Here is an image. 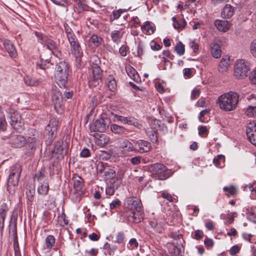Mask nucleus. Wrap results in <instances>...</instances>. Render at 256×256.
I'll return each instance as SVG.
<instances>
[{"instance_id": "7ed1b4c3", "label": "nucleus", "mask_w": 256, "mask_h": 256, "mask_svg": "<svg viewBox=\"0 0 256 256\" xmlns=\"http://www.w3.org/2000/svg\"><path fill=\"white\" fill-rule=\"evenodd\" d=\"M90 62L92 64V75L89 80V86L90 87H96L98 86L100 82L102 76V70H101L99 64L100 62L99 58L96 56L91 58Z\"/></svg>"}, {"instance_id": "5701e85b", "label": "nucleus", "mask_w": 256, "mask_h": 256, "mask_svg": "<svg viewBox=\"0 0 256 256\" xmlns=\"http://www.w3.org/2000/svg\"><path fill=\"white\" fill-rule=\"evenodd\" d=\"M124 216L126 218L128 222L138 223L141 221V218L136 216L135 212L133 210H130L124 213Z\"/></svg>"}, {"instance_id": "6e6552de", "label": "nucleus", "mask_w": 256, "mask_h": 256, "mask_svg": "<svg viewBox=\"0 0 256 256\" xmlns=\"http://www.w3.org/2000/svg\"><path fill=\"white\" fill-rule=\"evenodd\" d=\"M109 123L110 120L108 118H100L90 123L89 125L90 129L91 132H102L108 128Z\"/></svg>"}, {"instance_id": "de8ad7c7", "label": "nucleus", "mask_w": 256, "mask_h": 256, "mask_svg": "<svg viewBox=\"0 0 256 256\" xmlns=\"http://www.w3.org/2000/svg\"><path fill=\"white\" fill-rule=\"evenodd\" d=\"M24 80L25 84L28 86H36L38 84V82L37 80L28 76H26L24 78Z\"/></svg>"}, {"instance_id": "1a4fd4ad", "label": "nucleus", "mask_w": 256, "mask_h": 256, "mask_svg": "<svg viewBox=\"0 0 256 256\" xmlns=\"http://www.w3.org/2000/svg\"><path fill=\"white\" fill-rule=\"evenodd\" d=\"M134 152L144 153L149 152L151 148V144L148 141L139 140L134 142Z\"/></svg>"}, {"instance_id": "e2e57ef3", "label": "nucleus", "mask_w": 256, "mask_h": 256, "mask_svg": "<svg viewBox=\"0 0 256 256\" xmlns=\"http://www.w3.org/2000/svg\"><path fill=\"white\" fill-rule=\"evenodd\" d=\"M240 251V248L237 246H232L230 250V254L232 256H234L237 253H238Z\"/></svg>"}, {"instance_id": "dca6fc26", "label": "nucleus", "mask_w": 256, "mask_h": 256, "mask_svg": "<svg viewBox=\"0 0 256 256\" xmlns=\"http://www.w3.org/2000/svg\"><path fill=\"white\" fill-rule=\"evenodd\" d=\"M246 134L249 140L256 146V122L248 124L246 128Z\"/></svg>"}, {"instance_id": "49530a36", "label": "nucleus", "mask_w": 256, "mask_h": 256, "mask_svg": "<svg viewBox=\"0 0 256 256\" xmlns=\"http://www.w3.org/2000/svg\"><path fill=\"white\" fill-rule=\"evenodd\" d=\"M54 4L62 7L67 8L70 3L67 0H50Z\"/></svg>"}, {"instance_id": "c03bdc74", "label": "nucleus", "mask_w": 256, "mask_h": 256, "mask_svg": "<svg viewBox=\"0 0 256 256\" xmlns=\"http://www.w3.org/2000/svg\"><path fill=\"white\" fill-rule=\"evenodd\" d=\"M36 178L39 182V184L48 182L47 177L42 172H40L35 176Z\"/></svg>"}, {"instance_id": "2f4dec72", "label": "nucleus", "mask_w": 256, "mask_h": 256, "mask_svg": "<svg viewBox=\"0 0 256 256\" xmlns=\"http://www.w3.org/2000/svg\"><path fill=\"white\" fill-rule=\"evenodd\" d=\"M44 44H45L47 48L52 51V53H54V50H56L58 48V44L56 42L48 37Z\"/></svg>"}, {"instance_id": "864d4df0", "label": "nucleus", "mask_w": 256, "mask_h": 256, "mask_svg": "<svg viewBox=\"0 0 256 256\" xmlns=\"http://www.w3.org/2000/svg\"><path fill=\"white\" fill-rule=\"evenodd\" d=\"M70 46L80 44L75 34H72L67 37Z\"/></svg>"}, {"instance_id": "f704fd0d", "label": "nucleus", "mask_w": 256, "mask_h": 256, "mask_svg": "<svg viewBox=\"0 0 256 256\" xmlns=\"http://www.w3.org/2000/svg\"><path fill=\"white\" fill-rule=\"evenodd\" d=\"M52 64L48 60H44L42 58L38 60L36 63L37 67L42 70L50 68Z\"/></svg>"}, {"instance_id": "4468645a", "label": "nucleus", "mask_w": 256, "mask_h": 256, "mask_svg": "<svg viewBox=\"0 0 256 256\" xmlns=\"http://www.w3.org/2000/svg\"><path fill=\"white\" fill-rule=\"evenodd\" d=\"M248 99L250 104L247 108L246 113L248 116L250 117L256 116V102H254L256 100V96L254 94H252L248 98Z\"/></svg>"}, {"instance_id": "20e7f679", "label": "nucleus", "mask_w": 256, "mask_h": 256, "mask_svg": "<svg viewBox=\"0 0 256 256\" xmlns=\"http://www.w3.org/2000/svg\"><path fill=\"white\" fill-rule=\"evenodd\" d=\"M22 170L21 166L18 164H15L10 167L7 186V190L10 192L15 191V188L18 184Z\"/></svg>"}, {"instance_id": "ddd939ff", "label": "nucleus", "mask_w": 256, "mask_h": 256, "mask_svg": "<svg viewBox=\"0 0 256 256\" xmlns=\"http://www.w3.org/2000/svg\"><path fill=\"white\" fill-rule=\"evenodd\" d=\"M52 100L54 104V108H60L62 105L63 98L61 93L57 89H53L52 94Z\"/></svg>"}, {"instance_id": "052dcab7", "label": "nucleus", "mask_w": 256, "mask_h": 256, "mask_svg": "<svg viewBox=\"0 0 256 256\" xmlns=\"http://www.w3.org/2000/svg\"><path fill=\"white\" fill-rule=\"evenodd\" d=\"M96 170L98 172L100 173H102V172H104L105 166L104 164L102 162H99L97 164Z\"/></svg>"}, {"instance_id": "b1692460", "label": "nucleus", "mask_w": 256, "mask_h": 256, "mask_svg": "<svg viewBox=\"0 0 256 256\" xmlns=\"http://www.w3.org/2000/svg\"><path fill=\"white\" fill-rule=\"evenodd\" d=\"M110 128L112 133L118 135L124 134L128 132L127 129L124 127L115 124H111Z\"/></svg>"}, {"instance_id": "cd10ccee", "label": "nucleus", "mask_w": 256, "mask_h": 256, "mask_svg": "<svg viewBox=\"0 0 256 256\" xmlns=\"http://www.w3.org/2000/svg\"><path fill=\"white\" fill-rule=\"evenodd\" d=\"M83 180L79 176L74 178V188L75 191L81 192L82 190Z\"/></svg>"}, {"instance_id": "473e14b6", "label": "nucleus", "mask_w": 256, "mask_h": 256, "mask_svg": "<svg viewBox=\"0 0 256 256\" xmlns=\"http://www.w3.org/2000/svg\"><path fill=\"white\" fill-rule=\"evenodd\" d=\"M57 129L56 125L54 124V122H51L46 126V131L48 132V138H52L54 136V132H56Z\"/></svg>"}, {"instance_id": "13d9d810", "label": "nucleus", "mask_w": 256, "mask_h": 256, "mask_svg": "<svg viewBox=\"0 0 256 256\" xmlns=\"http://www.w3.org/2000/svg\"><path fill=\"white\" fill-rule=\"evenodd\" d=\"M250 50L252 55L256 58V39L254 40L251 43Z\"/></svg>"}, {"instance_id": "c9c22d12", "label": "nucleus", "mask_w": 256, "mask_h": 256, "mask_svg": "<svg viewBox=\"0 0 256 256\" xmlns=\"http://www.w3.org/2000/svg\"><path fill=\"white\" fill-rule=\"evenodd\" d=\"M126 70L128 76L133 80H136L138 72L136 70L130 65L126 66Z\"/></svg>"}, {"instance_id": "bf43d9fd", "label": "nucleus", "mask_w": 256, "mask_h": 256, "mask_svg": "<svg viewBox=\"0 0 256 256\" xmlns=\"http://www.w3.org/2000/svg\"><path fill=\"white\" fill-rule=\"evenodd\" d=\"M80 156L82 158H88L90 156V152L88 148H84L80 153Z\"/></svg>"}, {"instance_id": "a18cd8bd", "label": "nucleus", "mask_w": 256, "mask_h": 256, "mask_svg": "<svg viewBox=\"0 0 256 256\" xmlns=\"http://www.w3.org/2000/svg\"><path fill=\"white\" fill-rule=\"evenodd\" d=\"M46 246L48 248H52L54 244L55 238L53 236L49 235L46 239Z\"/></svg>"}, {"instance_id": "58836bf2", "label": "nucleus", "mask_w": 256, "mask_h": 256, "mask_svg": "<svg viewBox=\"0 0 256 256\" xmlns=\"http://www.w3.org/2000/svg\"><path fill=\"white\" fill-rule=\"evenodd\" d=\"M102 40V38L100 36L93 34L90 39V43L92 44L94 46H98Z\"/></svg>"}, {"instance_id": "a878e982", "label": "nucleus", "mask_w": 256, "mask_h": 256, "mask_svg": "<svg viewBox=\"0 0 256 256\" xmlns=\"http://www.w3.org/2000/svg\"><path fill=\"white\" fill-rule=\"evenodd\" d=\"M230 58L226 56L223 57L219 64L218 70L220 72H226L230 66Z\"/></svg>"}, {"instance_id": "4d7b16f0", "label": "nucleus", "mask_w": 256, "mask_h": 256, "mask_svg": "<svg viewBox=\"0 0 256 256\" xmlns=\"http://www.w3.org/2000/svg\"><path fill=\"white\" fill-rule=\"evenodd\" d=\"M142 159L141 156H136L131 158L130 159V162L132 165L136 166L139 164L141 162Z\"/></svg>"}, {"instance_id": "e433bc0d", "label": "nucleus", "mask_w": 256, "mask_h": 256, "mask_svg": "<svg viewBox=\"0 0 256 256\" xmlns=\"http://www.w3.org/2000/svg\"><path fill=\"white\" fill-rule=\"evenodd\" d=\"M223 190L226 192V195L228 197L235 196L238 192L236 188L234 186H224Z\"/></svg>"}, {"instance_id": "f257e3e1", "label": "nucleus", "mask_w": 256, "mask_h": 256, "mask_svg": "<svg viewBox=\"0 0 256 256\" xmlns=\"http://www.w3.org/2000/svg\"><path fill=\"white\" fill-rule=\"evenodd\" d=\"M239 96L238 93L230 91L220 96L216 104L220 110L225 112L234 110L238 106Z\"/></svg>"}, {"instance_id": "a211bd4d", "label": "nucleus", "mask_w": 256, "mask_h": 256, "mask_svg": "<svg viewBox=\"0 0 256 256\" xmlns=\"http://www.w3.org/2000/svg\"><path fill=\"white\" fill-rule=\"evenodd\" d=\"M94 136L96 144L100 147L104 146L110 140L109 138L105 134H96Z\"/></svg>"}, {"instance_id": "bb28decb", "label": "nucleus", "mask_w": 256, "mask_h": 256, "mask_svg": "<svg viewBox=\"0 0 256 256\" xmlns=\"http://www.w3.org/2000/svg\"><path fill=\"white\" fill-rule=\"evenodd\" d=\"M234 12V9L230 4H226L222 12V16L226 18H228L232 16Z\"/></svg>"}, {"instance_id": "9d476101", "label": "nucleus", "mask_w": 256, "mask_h": 256, "mask_svg": "<svg viewBox=\"0 0 256 256\" xmlns=\"http://www.w3.org/2000/svg\"><path fill=\"white\" fill-rule=\"evenodd\" d=\"M114 122H120L124 124L132 125L139 128L141 125L138 122L135 118L132 117H126L122 116L115 114L114 118Z\"/></svg>"}, {"instance_id": "338daca9", "label": "nucleus", "mask_w": 256, "mask_h": 256, "mask_svg": "<svg viewBox=\"0 0 256 256\" xmlns=\"http://www.w3.org/2000/svg\"><path fill=\"white\" fill-rule=\"evenodd\" d=\"M150 225L152 228H156L157 230L161 228L160 224L158 223V222L156 220L150 221Z\"/></svg>"}, {"instance_id": "4c0bfd02", "label": "nucleus", "mask_w": 256, "mask_h": 256, "mask_svg": "<svg viewBox=\"0 0 256 256\" xmlns=\"http://www.w3.org/2000/svg\"><path fill=\"white\" fill-rule=\"evenodd\" d=\"M49 190V186L48 182H44L39 184L38 188V192L42 195H46Z\"/></svg>"}, {"instance_id": "4be33fe9", "label": "nucleus", "mask_w": 256, "mask_h": 256, "mask_svg": "<svg viewBox=\"0 0 256 256\" xmlns=\"http://www.w3.org/2000/svg\"><path fill=\"white\" fill-rule=\"evenodd\" d=\"M8 208L6 203H2L0 206V228H2L4 226V220L6 216Z\"/></svg>"}, {"instance_id": "0e129e2a", "label": "nucleus", "mask_w": 256, "mask_h": 256, "mask_svg": "<svg viewBox=\"0 0 256 256\" xmlns=\"http://www.w3.org/2000/svg\"><path fill=\"white\" fill-rule=\"evenodd\" d=\"M204 244L208 248H211L214 246V242L211 238H206L204 240Z\"/></svg>"}, {"instance_id": "69168bd1", "label": "nucleus", "mask_w": 256, "mask_h": 256, "mask_svg": "<svg viewBox=\"0 0 256 256\" xmlns=\"http://www.w3.org/2000/svg\"><path fill=\"white\" fill-rule=\"evenodd\" d=\"M124 240V234L122 232H118L116 236V242L118 244H121Z\"/></svg>"}, {"instance_id": "0eeeda50", "label": "nucleus", "mask_w": 256, "mask_h": 256, "mask_svg": "<svg viewBox=\"0 0 256 256\" xmlns=\"http://www.w3.org/2000/svg\"><path fill=\"white\" fill-rule=\"evenodd\" d=\"M8 117L10 120V123L12 126L16 130H22L23 122L19 113L15 110L9 108L8 110Z\"/></svg>"}, {"instance_id": "f3484780", "label": "nucleus", "mask_w": 256, "mask_h": 256, "mask_svg": "<svg viewBox=\"0 0 256 256\" xmlns=\"http://www.w3.org/2000/svg\"><path fill=\"white\" fill-rule=\"evenodd\" d=\"M10 143L13 147L20 148L24 145L25 139L20 135L14 134L10 138Z\"/></svg>"}, {"instance_id": "09e8293b", "label": "nucleus", "mask_w": 256, "mask_h": 256, "mask_svg": "<svg viewBox=\"0 0 256 256\" xmlns=\"http://www.w3.org/2000/svg\"><path fill=\"white\" fill-rule=\"evenodd\" d=\"M104 176L106 179H110L114 178L115 176L116 172L112 168H108L107 170L104 171Z\"/></svg>"}, {"instance_id": "412c9836", "label": "nucleus", "mask_w": 256, "mask_h": 256, "mask_svg": "<svg viewBox=\"0 0 256 256\" xmlns=\"http://www.w3.org/2000/svg\"><path fill=\"white\" fill-rule=\"evenodd\" d=\"M214 25L220 32H226L230 29V24L226 20H217L214 22Z\"/></svg>"}, {"instance_id": "f8f14e48", "label": "nucleus", "mask_w": 256, "mask_h": 256, "mask_svg": "<svg viewBox=\"0 0 256 256\" xmlns=\"http://www.w3.org/2000/svg\"><path fill=\"white\" fill-rule=\"evenodd\" d=\"M63 145V142L61 140L58 141L54 145V150H52V156L56 157L57 159H61L63 158L66 152Z\"/></svg>"}, {"instance_id": "f03ea898", "label": "nucleus", "mask_w": 256, "mask_h": 256, "mask_svg": "<svg viewBox=\"0 0 256 256\" xmlns=\"http://www.w3.org/2000/svg\"><path fill=\"white\" fill-rule=\"evenodd\" d=\"M70 72V66L66 61L56 62L55 67L54 78L56 82L60 87H65Z\"/></svg>"}, {"instance_id": "6ab92c4d", "label": "nucleus", "mask_w": 256, "mask_h": 256, "mask_svg": "<svg viewBox=\"0 0 256 256\" xmlns=\"http://www.w3.org/2000/svg\"><path fill=\"white\" fill-rule=\"evenodd\" d=\"M2 44L10 57H15L16 55V50L14 44L10 40L7 39L4 40Z\"/></svg>"}, {"instance_id": "5fc2aeb1", "label": "nucleus", "mask_w": 256, "mask_h": 256, "mask_svg": "<svg viewBox=\"0 0 256 256\" xmlns=\"http://www.w3.org/2000/svg\"><path fill=\"white\" fill-rule=\"evenodd\" d=\"M122 204V202L120 200L116 198L115 200H113L111 203L110 204V208L111 210L116 208H118Z\"/></svg>"}, {"instance_id": "423d86ee", "label": "nucleus", "mask_w": 256, "mask_h": 256, "mask_svg": "<svg viewBox=\"0 0 256 256\" xmlns=\"http://www.w3.org/2000/svg\"><path fill=\"white\" fill-rule=\"evenodd\" d=\"M249 70V66L245 60H238L234 66V75L237 78H244L248 76Z\"/></svg>"}, {"instance_id": "37998d69", "label": "nucleus", "mask_w": 256, "mask_h": 256, "mask_svg": "<svg viewBox=\"0 0 256 256\" xmlns=\"http://www.w3.org/2000/svg\"><path fill=\"white\" fill-rule=\"evenodd\" d=\"M175 50L179 56H182L184 54V46L181 42H179L175 46Z\"/></svg>"}, {"instance_id": "a19ab883", "label": "nucleus", "mask_w": 256, "mask_h": 256, "mask_svg": "<svg viewBox=\"0 0 256 256\" xmlns=\"http://www.w3.org/2000/svg\"><path fill=\"white\" fill-rule=\"evenodd\" d=\"M225 160V156L222 154H218L213 160V162L217 167L222 166V162L224 163Z\"/></svg>"}, {"instance_id": "ea45409f", "label": "nucleus", "mask_w": 256, "mask_h": 256, "mask_svg": "<svg viewBox=\"0 0 256 256\" xmlns=\"http://www.w3.org/2000/svg\"><path fill=\"white\" fill-rule=\"evenodd\" d=\"M6 122L5 116L2 110V107L0 106V130H4L6 128Z\"/></svg>"}, {"instance_id": "aec40b11", "label": "nucleus", "mask_w": 256, "mask_h": 256, "mask_svg": "<svg viewBox=\"0 0 256 256\" xmlns=\"http://www.w3.org/2000/svg\"><path fill=\"white\" fill-rule=\"evenodd\" d=\"M71 53L74 56L77 61H80L82 52L80 44L70 46Z\"/></svg>"}, {"instance_id": "9b49d317", "label": "nucleus", "mask_w": 256, "mask_h": 256, "mask_svg": "<svg viewBox=\"0 0 256 256\" xmlns=\"http://www.w3.org/2000/svg\"><path fill=\"white\" fill-rule=\"evenodd\" d=\"M118 144L119 148L128 152H134V147L133 144L128 139L120 138L118 140Z\"/></svg>"}, {"instance_id": "6e6d98bb", "label": "nucleus", "mask_w": 256, "mask_h": 256, "mask_svg": "<svg viewBox=\"0 0 256 256\" xmlns=\"http://www.w3.org/2000/svg\"><path fill=\"white\" fill-rule=\"evenodd\" d=\"M129 244L130 246H128V248L130 250L137 248L138 246V242L135 238H132L130 240Z\"/></svg>"}, {"instance_id": "3c124183", "label": "nucleus", "mask_w": 256, "mask_h": 256, "mask_svg": "<svg viewBox=\"0 0 256 256\" xmlns=\"http://www.w3.org/2000/svg\"><path fill=\"white\" fill-rule=\"evenodd\" d=\"M122 13V11L120 9L116 10H114L110 16V20L114 21V20L118 18L121 16Z\"/></svg>"}, {"instance_id": "8fccbe9b", "label": "nucleus", "mask_w": 256, "mask_h": 256, "mask_svg": "<svg viewBox=\"0 0 256 256\" xmlns=\"http://www.w3.org/2000/svg\"><path fill=\"white\" fill-rule=\"evenodd\" d=\"M34 34L38 38V40L42 44H44L46 41V40L48 36L44 34L41 32H34Z\"/></svg>"}, {"instance_id": "2eb2a0df", "label": "nucleus", "mask_w": 256, "mask_h": 256, "mask_svg": "<svg viewBox=\"0 0 256 256\" xmlns=\"http://www.w3.org/2000/svg\"><path fill=\"white\" fill-rule=\"evenodd\" d=\"M127 204L131 210L134 209L142 215V208L140 200L136 198H129L127 200Z\"/></svg>"}, {"instance_id": "393cba45", "label": "nucleus", "mask_w": 256, "mask_h": 256, "mask_svg": "<svg viewBox=\"0 0 256 256\" xmlns=\"http://www.w3.org/2000/svg\"><path fill=\"white\" fill-rule=\"evenodd\" d=\"M172 20L173 21L174 28L178 30H180L184 29L186 24V22L184 18H180L177 20L176 17L173 16L172 18Z\"/></svg>"}, {"instance_id": "680f3d73", "label": "nucleus", "mask_w": 256, "mask_h": 256, "mask_svg": "<svg viewBox=\"0 0 256 256\" xmlns=\"http://www.w3.org/2000/svg\"><path fill=\"white\" fill-rule=\"evenodd\" d=\"M208 130L206 126H201L198 128V134L202 136L207 134Z\"/></svg>"}, {"instance_id": "39448f33", "label": "nucleus", "mask_w": 256, "mask_h": 256, "mask_svg": "<svg viewBox=\"0 0 256 256\" xmlns=\"http://www.w3.org/2000/svg\"><path fill=\"white\" fill-rule=\"evenodd\" d=\"M148 170L157 179L165 180L170 178L172 173L162 164L156 163L148 166Z\"/></svg>"}, {"instance_id": "c85d7f7f", "label": "nucleus", "mask_w": 256, "mask_h": 256, "mask_svg": "<svg viewBox=\"0 0 256 256\" xmlns=\"http://www.w3.org/2000/svg\"><path fill=\"white\" fill-rule=\"evenodd\" d=\"M211 52L214 58H219L222 53L219 44L216 43L212 44H211Z\"/></svg>"}, {"instance_id": "72a5a7b5", "label": "nucleus", "mask_w": 256, "mask_h": 256, "mask_svg": "<svg viewBox=\"0 0 256 256\" xmlns=\"http://www.w3.org/2000/svg\"><path fill=\"white\" fill-rule=\"evenodd\" d=\"M173 248L174 256H182L184 252V247L180 241V244H177Z\"/></svg>"}, {"instance_id": "c756f323", "label": "nucleus", "mask_w": 256, "mask_h": 256, "mask_svg": "<svg viewBox=\"0 0 256 256\" xmlns=\"http://www.w3.org/2000/svg\"><path fill=\"white\" fill-rule=\"evenodd\" d=\"M106 84L109 90L112 92L115 90L117 88L116 80L112 76H109L107 78Z\"/></svg>"}, {"instance_id": "603ef678", "label": "nucleus", "mask_w": 256, "mask_h": 256, "mask_svg": "<svg viewBox=\"0 0 256 256\" xmlns=\"http://www.w3.org/2000/svg\"><path fill=\"white\" fill-rule=\"evenodd\" d=\"M92 102L90 104V107L92 110H94L100 103L99 98L97 96H94L92 98Z\"/></svg>"}, {"instance_id": "79ce46f5", "label": "nucleus", "mask_w": 256, "mask_h": 256, "mask_svg": "<svg viewBox=\"0 0 256 256\" xmlns=\"http://www.w3.org/2000/svg\"><path fill=\"white\" fill-rule=\"evenodd\" d=\"M83 194V191L78 192L75 191L71 196L72 200L76 203L79 202L81 200V196Z\"/></svg>"}, {"instance_id": "774afa93", "label": "nucleus", "mask_w": 256, "mask_h": 256, "mask_svg": "<svg viewBox=\"0 0 256 256\" xmlns=\"http://www.w3.org/2000/svg\"><path fill=\"white\" fill-rule=\"evenodd\" d=\"M250 79L252 83L256 84V69L254 70L251 73Z\"/></svg>"}, {"instance_id": "7c9ffc66", "label": "nucleus", "mask_w": 256, "mask_h": 256, "mask_svg": "<svg viewBox=\"0 0 256 256\" xmlns=\"http://www.w3.org/2000/svg\"><path fill=\"white\" fill-rule=\"evenodd\" d=\"M110 36L113 42L118 44L121 41L122 34L120 30H114L112 32Z\"/></svg>"}]
</instances>
